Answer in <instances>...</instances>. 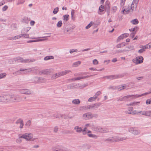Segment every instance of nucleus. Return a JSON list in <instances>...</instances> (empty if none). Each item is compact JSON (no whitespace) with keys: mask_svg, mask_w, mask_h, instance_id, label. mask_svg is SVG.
Wrapping results in <instances>:
<instances>
[{"mask_svg":"<svg viewBox=\"0 0 151 151\" xmlns=\"http://www.w3.org/2000/svg\"><path fill=\"white\" fill-rule=\"evenodd\" d=\"M21 100L18 95L2 94L0 96V102H1L19 101Z\"/></svg>","mask_w":151,"mask_h":151,"instance_id":"obj_1","label":"nucleus"},{"mask_svg":"<svg viewBox=\"0 0 151 151\" xmlns=\"http://www.w3.org/2000/svg\"><path fill=\"white\" fill-rule=\"evenodd\" d=\"M52 149L53 151H72L66 147L60 146L52 147Z\"/></svg>","mask_w":151,"mask_h":151,"instance_id":"obj_2","label":"nucleus"},{"mask_svg":"<svg viewBox=\"0 0 151 151\" xmlns=\"http://www.w3.org/2000/svg\"><path fill=\"white\" fill-rule=\"evenodd\" d=\"M14 60L16 62L17 61H19L22 63H27L31 62H34L35 60L34 59H24L20 57H18L15 58H14Z\"/></svg>","mask_w":151,"mask_h":151,"instance_id":"obj_3","label":"nucleus"},{"mask_svg":"<svg viewBox=\"0 0 151 151\" xmlns=\"http://www.w3.org/2000/svg\"><path fill=\"white\" fill-rule=\"evenodd\" d=\"M123 74H119L118 75H111L104 76L103 78H106L107 79L112 80L114 79L119 78L123 77Z\"/></svg>","mask_w":151,"mask_h":151,"instance_id":"obj_4","label":"nucleus"},{"mask_svg":"<svg viewBox=\"0 0 151 151\" xmlns=\"http://www.w3.org/2000/svg\"><path fill=\"white\" fill-rule=\"evenodd\" d=\"M33 134L31 133H26L19 136V138H24L27 140H29L33 137Z\"/></svg>","mask_w":151,"mask_h":151,"instance_id":"obj_5","label":"nucleus"},{"mask_svg":"<svg viewBox=\"0 0 151 151\" xmlns=\"http://www.w3.org/2000/svg\"><path fill=\"white\" fill-rule=\"evenodd\" d=\"M129 131L134 135H137L140 134V131L135 128L130 127L129 129Z\"/></svg>","mask_w":151,"mask_h":151,"instance_id":"obj_6","label":"nucleus"},{"mask_svg":"<svg viewBox=\"0 0 151 151\" xmlns=\"http://www.w3.org/2000/svg\"><path fill=\"white\" fill-rule=\"evenodd\" d=\"M122 11L123 14H127L129 12H131V9L130 6H126L123 7L122 9Z\"/></svg>","mask_w":151,"mask_h":151,"instance_id":"obj_7","label":"nucleus"},{"mask_svg":"<svg viewBox=\"0 0 151 151\" xmlns=\"http://www.w3.org/2000/svg\"><path fill=\"white\" fill-rule=\"evenodd\" d=\"M83 119L87 120L93 118L92 114L91 112H88L84 114L83 115Z\"/></svg>","mask_w":151,"mask_h":151,"instance_id":"obj_8","label":"nucleus"},{"mask_svg":"<svg viewBox=\"0 0 151 151\" xmlns=\"http://www.w3.org/2000/svg\"><path fill=\"white\" fill-rule=\"evenodd\" d=\"M19 92L22 94L29 95L31 94L30 91L28 89H21L19 90Z\"/></svg>","mask_w":151,"mask_h":151,"instance_id":"obj_9","label":"nucleus"},{"mask_svg":"<svg viewBox=\"0 0 151 151\" xmlns=\"http://www.w3.org/2000/svg\"><path fill=\"white\" fill-rule=\"evenodd\" d=\"M35 82L37 83H42L46 81V79L45 78L37 77H35L34 78Z\"/></svg>","mask_w":151,"mask_h":151,"instance_id":"obj_10","label":"nucleus"},{"mask_svg":"<svg viewBox=\"0 0 151 151\" xmlns=\"http://www.w3.org/2000/svg\"><path fill=\"white\" fill-rule=\"evenodd\" d=\"M71 71L70 70H64L61 72L58 73H56V74H57V76H58V77L60 76H63L64 75H66V74L69 73L70 72H71Z\"/></svg>","mask_w":151,"mask_h":151,"instance_id":"obj_11","label":"nucleus"},{"mask_svg":"<svg viewBox=\"0 0 151 151\" xmlns=\"http://www.w3.org/2000/svg\"><path fill=\"white\" fill-rule=\"evenodd\" d=\"M143 57L141 56L137 57L136 59V63L137 64H140L143 62Z\"/></svg>","mask_w":151,"mask_h":151,"instance_id":"obj_12","label":"nucleus"},{"mask_svg":"<svg viewBox=\"0 0 151 151\" xmlns=\"http://www.w3.org/2000/svg\"><path fill=\"white\" fill-rule=\"evenodd\" d=\"M129 98H130L131 99H136L135 95H127V96H125L123 97V101H126L127 100V99Z\"/></svg>","mask_w":151,"mask_h":151,"instance_id":"obj_13","label":"nucleus"},{"mask_svg":"<svg viewBox=\"0 0 151 151\" xmlns=\"http://www.w3.org/2000/svg\"><path fill=\"white\" fill-rule=\"evenodd\" d=\"M115 142L125 140L127 139V137H122L119 136L114 137Z\"/></svg>","mask_w":151,"mask_h":151,"instance_id":"obj_14","label":"nucleus"},{"mask_svg":"<svg viewBox=\"0 0 151 151\" xmlns=\"http://www.w3.org/2000/svg\"><path fill=\"white\" fill-rule=\"evenodd\" d=\"M129 35L128 33H124L119 36L117 39V41H119L123 39L124 38L128 37Z\"/></svg>","mask_w":151,"mask_h":151,"instance_id":"obj_15","label":"nucleus"},{"mask_svg":"<svg viewBox=\"0 0 151 151\" xmlns=\"http://www.w3.org/2000/svg\"><path fill=\"white\" fill-rule=\"evenodd\" d=\"M114 137L108 138L104 140V141H108L109 142L112 143L115 142Z\"/></svg>","mask_w":151,"mask_h":151,"instance_id":"obj_16","label":"nucleus"},{"mask_svg":"<svg viewBox=\"0 0 151 151\" xmlns=\"http://www.w3.org/2000/svg\"><path fill=\"white\" fill-rule=\"evenodd\" d=\"M126 87L127 86L125 84L123 86L122 85H120L117 86L116 88V89H117L119 91H121L126 88Z\"/></svg>","mask_w":151,"mask_h":151,"instance_id":"obj_17","label":"nucleus"},{"mask_svg":"<svg viewBox=\"0 0 151 151\" xmlns=\"http://www.w3.org/2000/svg\"><path fill=\"white\" fill-rule=\"evenodd\" d=\"M104 7L103 5H101L99 8V11L98 12V14L100 15H101L102 14L101 12H102L104 10Z\"/></svg>","mask_w":151,"mask_h":151,"instance_id":"obj_18","label":"nucleus"},{"mask_svg":"<svg viewBox=\"0 0 151 151\" xmlns=\"http://www.w3.org/2000/svg\"><path fill=\"white\" fill-rule=\"evenodd\" d=\"M130 6L131 9V12H132L136 10L137 5L136 4L132 3Z\"/></svg>","mask_w":151,"mask_h":151,"instance_id":"obj_19","label":"nucleus"},{"mask_svg":"<svg viewBox=\"0 0 151 151\" xmlns=\"http://www.w3.org/2000/svg\"><path fill=\"white\" fill-rule=\"evenodd\" d=\"M69 17V15L67 14L63 15V21L64 23L66 22L68 20Z\"/></svg>","mask_w":151,"mask_h":151,"instance_id":"obj_20","label":"nucleus"},{"mask_svg":"<svg viewBox=\"0 0 151 151\" xmlns=\"http://www.w3.org/2000/svg\"><path fill=\"white\" fill-rule=\"evenodd\" d=\"M20 71H22V74H24L28 73L29 72L31 71V70L29 69H20Z\"/></svg>","mask_w":151,"mask_h":151,"instance_id":"obj_21","label":"nucleus"},{"mask_svg":"<svg viewBox=\"0 0 151 151\" xmlns=\"http://www.w3.org/2000/svg\"><path fill=\"white\" fill-rule=\"evenodd\" d=\"M74 129L76 131V132L78 133L81 132L83 131V129L78 126H76L74 127Z\"/></svg>","mask_w":151,"mask_h":151,"instance_id":"obj_22","label":"nucleus"},{"mask_svg":"<svg viewBox=\"0 0 151 151\" xmlns=\"http://www.w3.org/2000/svg\"><path fill=\"white\" fill-rule=\"evenodd\" d=\"M53 116L55 117L58 118H64V119L65 118V115H59L58 114H56L53 115Z\"/></svg>","mask_w":151,"mask_h":151,"instance_id":"obj_23","label":"nucleus"},{"mask_svg":"<svg viewBox=\"0 0 151 151\" xmlns=\"http://www.w3.org/2000/svg\"><path fill=\"white\" fill-rule=\"evenodd\" d=\"M81 102L80 101L79 99H74L72 100V103L75 105L79 104Z\"/></svg>","mask_w":151,"mask_h":151,"instance_id":"obj_24","label":"nucleus"},{"mask_svg":"<svg viewBox=\"0 0 151 151\" xmlns=\"http://www.w3.org/2000/svg\"><path fill=\"white\" fill-rule=\"evenodd\" d=\"M126 48L127 49H124V50H128V51H125V52L127 51H131L134 49V46H128L126 47Z\"/></svg>","mask_w":151,"mask_h":151,"instance_id":"obj_25","label":"nucleus"},{"mask_svg":"<svg viewBox=\"0 0 151 151\" xmlns=\"http://www.w3.org/2000/svg\"><path fill=\"white\" fill-rule=\"evenodd\" d=\"M50 70L49 69H47L42 70L41 73L43 74H48L50 73Z\"/></svg>","mask_w":151,"mask_h":151,"instance_id":"obj_26","label":"nucleus"},{"mask_svg":"<svg viewBox=\"0 0 151 151\" xmlns=\"http://www.w3.org/2000/svg\"><path fill=\"white\" fill-rule=\"evenodd\" d=\"M127 45V43H125L124 42H122L120 44L117 45L116 46V47L117 48L122 47L124 46H125Z\"/></svg>","mask_w":151,"mask_h":151,"instance_id":"obj_27","label":"nucleus"},{"mask_svg":"<svg viewBox=\"0 0 151 151\" xmlns=\"http://www.w3.org/2000/svg\"><path fill=\"white\" fill-rule=\"evenodd\" d=\"M30 27H27L26 28H24L22 29L21 33H25L27 32L30 29Z\"/></svg>","mask_w":151,"mask_h":151,"instance_id":"obj_28","label":"nucleus"},{"mask_svg":"<svg viewBox=\"0 0 151 151\" xmlns=\"http://www.w3.org/2000/svg\"><path fill=\"white\" fill-rule=\"evenodd\" d=\"M29 20L28 17H24L22 19V22H23L28 24L29 22Z\"/></svg>","mask_w":151,"mask_h":151,"instance_id":"obj_29","label":"nucleus"},{"mask_svg":"<svg viewBox=\"0 0 151 151\" xmlns=\"http://www.w3.org/2000/svg\"><path fill=\"white\" fill-rule=\"evenodd\" d=\"M94 129V130L95 131H97V132H99L102 133V128H101L100 127H95Z\"/></svg>","mask_w":151,"mask_h":151,"instance_id":"obj_30","label":"nucleus"},{"mask_svg":"<svg viewBox=\"0 0 151 151\" xmlns=\"http://www.w3.org/2000/svg\"><path fill=\"white\" fill-rule=\"evenodd\" d=\"M54 58V57L53 56H47L44 58V60H47L50 59H53Z\"/></svg>","mask_w":151,"mask_h":151,"instance_id":"obj_31","label":"nucleus"},{"mask_svg":"<svg viewBox=\"0 0 151 151\" xmlns=\"http://www.w3.org/2000/svg\"><path fill=\"white\" fill-rule=\"evenodd\" d=\"M87 135L90 137L94 138L95 139H97L98 137L97 136L94 134H88Z\"/></svg>","mask_w":151,"mask_h":151,"instance_id":"obj_32","label":"nucleus"},{"mask_svg":"<svg viewBox=\"0 0 151 151\" xmlns=\"http://www.w3.org/2000/svg\"><path fill=\"white\" fill-rule=\"evenodd\" d=\"M131 22L133 24H137L139 23V21L137 19H134L131 21Z\"/></svg>","mask_w":151,"mask_h":151,"instance_id":"obj_33","label":"nucleus"},{"mask_svg":"<svg viewBox=\"0 0 151 151\" xmlns=\"http://www.w3.org/2000/svg\"><path fill=\"white\" fill-rule=\"evenodd\" d=\"M97 98V96H94L93 97L90 98L88 100V101L90 102H91L95 100Z\"/></svg>","mask_w":151,"mask_h":151,"instance_id":"obj_34","label":"nucleus"},{"mask_svg":"<svg viewBox=\"0 0 151 151\" xmlns=\"http://www.w3.org/2000/svg\"><path fill=\"white\" fill-rule=\"evenodd\" d=\"M81 63V62L79 61L76 62L74 63L73 64V67H76L78 66Z\"/></svg>","mask_w":151,"mask_h":151,"instance_id":"obj_35","label":"nucleus"},{"mask_svg":"<svg viewBox=\"0 0 151 151\" xmlns=\"http://www.w3.org/2000/svg\"><path fill=\"white\" fill-rule=\"evenodd\" d=\"M21 37H23L25 38H28L29 37V35L28 34H25L24 33H22L20 34Z\"/></svg>","mask_w":151,"mask_h":151,"instance_id":"obj_36","label":"nucleus"},{"mask_svg":"<svg viewBox=\"0 0 151 151\" xmlns=\"http://www.w3.org/2000/svg\"><path fill=\"white\" fill-rule=\"evenodd\" d=\"M150 93H149H149H148V92H146V93H143V94H142L141 95H137V94L135 95V98L136 99L137 98L140 97L142 96H143L145 95L148 94Z\"/></svg>","mask_w":151,"mask_h":151,"instance_id":"obj_37","label":"nucleus"},{"mask_svg":"<svg viewBox=\"0 0 151 151\" xmlns=\"http://www.w3.org/2000/svg\"><path fill=\"white\" fill-rule=\"evenodd\" d=\"M42 40H43L42 39L36 40H30L27 41V43H31V42H35L42 41Z\"/></svg>","mask_w":151,"mask_h":151,"instance_id":"obj_38","label":"nucleus"},{"mask_svg":"<svg viewBox=\"0 0 151 151\" xmlns=\"http://www.w3.org/2000/svg\"><path fill=\"white\" fill-rule=\"evenodd\" d=\"M63 24L62 21L60 20L58 22V23L57 24V26L58 27H61Z\"/></svg>","mask_w":151,"mask_h":151,"instance_id":"obj_39","label":"nucleus"},{"mask_svg":"<svg viewBox=\"0 0 151 151\" xmlns=\"http://www.w3.org/2000/svg\"><path fill=\"white\" fill-rule=\"evenodd\" d=\"M101 105V103H100L94 104H93V105L94 106V109H97V108H98L99 106Z\"/></svg>","mask_w":151,"mask_h":151,"instance_id":"obj_40","label":"nucleus"},{"mask_svg":"<svg viewBox=\"0 0 151 151\" xmlns=\"http://www.w3.org/2000/svg\"><path fill=\"white\" fill-rule=\"evenodd\" d=\"M6 74L5 73H2L0 74V79L4 78L6 77Z\"/></svg>","mask_w":151,"mask_h":151,"instance_id":"obj_41","label":"nucleus"},{"mask_svg":"<svg viewBox=\"0 0 151 151\" xmlns=\"http://www.w3.org/2000/svg\"><path fill=\"white\" fill-rule=\"evenodd\" d=\"M139 103V102H135L132 103H131L128 105L134 106L138 104Z\"/></svg>","mask_w":151,"mask_h":151,"instance_id":"obj_42","label":"nucleus"},{"mask_svg":"<svg viewBox=\"0 0 151 151\" xmlns=\"http://www.w3.org/2000/svg\"><path fill=\"white\" fill-rule=\"evenodd\" d=\"M93 24V23L92 22H91L90 23H89L87 26L86 27V29H88Z\"/></svg>","mask_w":151,"mask_h":151,"instance_id":"obj_43","label":"nucleus"},{"mask_svg":"<svg viewBox=\"0 0 151 151\" xmlns=\"http://www.w3.org/2000/svg\"><path fill=\"white\" fill-rule=\"evenodd\" d=\"M102 133H107L109 132L108 129L106 128H102Z\"/></svg>","mask_w":151,"mask_h":151,"instance_id":"obj_44","label":"nucleus"},{"mask_svg":"<svg viewBox=\"0 0 151 151\" xmlns=\"http://www.w3.org/2000/svg\"><path fill=\"white\" fill-rule=\"evenodd\" d=\"M58 7H56L54 9L53 11V13L54 14H56L58 12Z\"/></svg>","mask_w":151,"mask_h":151,"instance_id":"obj_45","label":"nucleus"},{"mask_svg":"<svg viewBox=\"0 0 151 151\" xmlns=\"http://www.w3.org/2000/svg\"><path fill=\"white\" fill-rule=\"evenodd\" d=\"M20 71H20V70H19L16 71L14 73H13V74L14 75L15 74L17 75L22 74V72H21Z\"/></svg>","mask_w":151,"mask_h":151,"instance_id":"obj_46","label":"nucleus"},{"mask_svg":"<svg viewBox=\"0 0 151 151\" xmlns=\"http://www.w3.org/2000/svg\"><path fill=\"white\" fill-rule=\"evenodd\" d=\"M127 51V50H124V49L123 50H117L116 51L115 53H121L123 52H125V51ZM127 51H128V50H127Z\"/></svg>","mask_w":151,"mask_h":151,"instance_id":"obj_47","label":"nucleus"},{"mask_svg":"<svg viewBox=\"0 0 151 151\" xmlns=\"http://www.w3.org/2000/svg\"><path fill=\"white\" fill-rule=\"evenodd\" d=\"M146 116H151V111H146Z\"/></svg>","mask_w":151,"mask_h":151,"instance_id":"obj_48","label":"nucleus"},{"mask_svg":"<svg viewBox=\"0 0 151 151\" xmlns=\"http://www.w3.org/2000/svg\"><path fill=\"white\" fill-rule=\"evenodd\" d=\"M24 1V0H18L17 4L18 5L20 4H22L23 3Z\"/></svg>","mask_w":151,"mask_h":151,"instance_id":"obj_49","label":"nucleus"},{"mask_svg":"<svg viewBox=\"0 0 151 151\" xmlns=\"http://www.w3.org/2000/svg\"><path fill=\"white\" fill-rule=\"evenodd\" d=\"M140 48H141L144 52L145 50V49H148V47H146V46L144 45L140 46Z\"/></svg>","mask_w":151,"mask_h":151,"instance_id":"obj_50","label":"nucleus"},{"mask_svg":"<svg viewBox=\"0 0 151 151\" xmlns=\"http://www.w3.org/2000/svg\"><path fill=\"white\" fill-rule=\"evenodd\" d=\"M58 78V76H57V74L55 73L51 77V78L52 79H55L56 78Z\"/></svg>","mask_w":151,"mask_h":151,"instance_id":"obj_51","label":"nucleus"},{"mask_svg":"<svg viewBox=\"0 0 151 151\" xmlns=\"http://www.w3.org/2000/svg\"><path fill=\"white\" fill-rule=\"evenodd\" d=\"M126 1V0H121V3L120 5L121 6H123L124 5V3Z\"/></svg>","mask_w":151,"mask_h":151,"instance_id":"obj_52","label":"nucleus"},{"mask_svg":"<svg viewBox=\"0 0 151 151\" xmlns=\"http://www.w3.org/2000/svg\"><path fill=\"white\" fill-rule=\"evenodd\" d=\"M14 40H15L19 38H20L21 35H18L14 37H13Z\"/></svg>","mask_w":151,"mask_h":151,"instance_id":"obj_53","label":"nucleus"},{"mask_svg":"<svg viewBox=\"0 0 151 151\" xmlns=\"http://www.w3.org/2000/svg\"><path fill=\"white\" fill-rule=\"evenodd\" d=\"M110 6H109V3H106L105 5V8L106 9H110Z\"/></svg>","mask_w":151,"mask_h":151,"instance_id":"obj_54","label":"nucleus"},{"mask_svg":"<svg viewBox=\"0 0 151 151\" xmlns=\"http://www.w3.org/2000/svg\"><path fill=\"white\" fill-rule=\"evenodd\" d=\"M117 7L116 6H114L112 7V10L113 13L115 12L117 10Z\"/></svg>","mask_w":151,"mask_h":151,"instance_id":"obj_55","label":"nucleus"},{"mask_svg":"<svg viewBox=\"0 0 151 151\" xmlns=\"http://www.w3.org/2000/svg\"><path fill=\"white\" fill-rule=\"evenodd\" d=\"M93 64L96 65L98 64V62L96 59H95L93 60Z\"/></svg>","mask_w":151,"mask_h":151,"instance_id":"obj_56","label":"nucleus"},{"mask_svg":"<svg viewBox=\"0 0 151 151\" xmlns=\"http://www.w3.org/2000/svg\"><path fill=\"white\" fill-rule=\"evenodd\" d=\"M82 78H83L82 77H77V78H73V80H75V81L79 80H81V79H82Z\"/></svg>","mask_w":151,"mask_h":151,"instance_id":"obj_57","label":"nucleus"},{"mask_svg":"<svg viewBox=\"0 0 151 151\" xmlns=\"http://www.w3.org/2000/svg\"><path fill=\"white\" fill-rule=\"evenodd\" d=\"M31 124V121L30 120L28 121L26 124V125L27 127H29Z\"/></svg>","mask_w":151,"mask_h":151,"instance_id":"obj_58","label":"nucleus"},{"mask_svg":"<svg viewBox=\"0 0 151 151\" xmlns=\"http://www.w3.org/2000/svg\"><path fill=\"white\" fill-rule=\"evenodd\" d=\"M151 104V99H148L146 101V104Z\"/></svg>","mask_w":151,"mask_h":151,"instance_id":"obj_59","label":"nucleus"},{"mask_svg":"<svg viewBox=\"0 0 151 151\" xmlns=\"http://www.w3.org/2000/svg\"><path fill=\"white\" fill-rule=\"evenodd\" d=\"M23 120L21 119H18L16 122V124L20 123H22Z\"/></svg>","mask_w":151,"mask_h":151,"instance_id":"obj_60","label":"nucleus"},{"mask_svg":"<svg viewBox=\"0 0 151 151\" xmlns=\"http://www.w3.org/2000/svg\"><path fill=\"white\" fill-rule=\"evenodd\" d=\"M8 8V6L6 5L4 6L2 8V10L3 11H6Z\"/></svg>","mask_w":151,"mask_h":151,"instance_id":"obj_61","label":"nucleus"},{"mask_svg":"<svg viewBox=\"0 0 151 151\" xmlns=\"http://www.w3.org/2000/svg\"><path fill=\"white\" fill-rule=\"evenodd\" d=\"M139 0H133L132 3L134 4H136L137 5V3L138 2Z\"/></svg>","mask_w":151,"mask_h":151,"instance_id":"obj_62","label":"nucleus"},{"mask_svg":"<svg viewBox=\"0 0 151 151\" xmlns=\"http://www.w3.org/2000/svg\"><path fill=\"white\" fill-rule=\"evenodd\" d=\"M58 128L57 126L55 127L54 128V131L55 132H57L58 130Z\"/></svg>","mask_w":151,"mask_h":151,"instance_id":"obj_63","label":"nucleus"},{"mask_svg":"<svg viewBox=\"0 0 151 151\" xmlns=\"http://www.w3.org/2000/svg\"><path fill=\"white\" fill-rule=\"evenodd\" d=\"M101 93L100 91H99L96 93V96H97V97L101 94Z\"/></svg>","mask_w":151,"mask_h":151,"instance_id":"obj_64","label":"nucleus"}]
</instances>
